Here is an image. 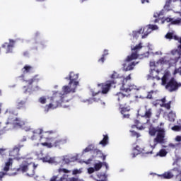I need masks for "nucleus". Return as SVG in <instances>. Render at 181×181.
<instances>
[{
  "mask_svg": "<svg viewBox=\"0 0 181 181\" xmlns=\"http://www.w3.org/2000/svg\"><path fill=\"white\" fill-rule=\"evenodd\" d=\"M33 135L31 136L32 141L37 139L42 141L41 145L46 148H57L67 144V139L57 138V133L53 131L43 132L42 129L33 132Z\"/></svg>",
  "mask_w": 181,
  "mask_h": 181,
  "instance_id": "obj_1",
  "label": "nucleus"
},
{
  "mask_svg": "<svg viewBox=\"0 0 181 181\" xmlns=\"http://www.w3.org/2000/svg\"><path fill=\"white\" fill-rule=\"evenodd\" d=\"M67 94L69 93H66L65 92H63V93L55 92L51 98V103L46 105L45 107V112H49V110H54V108L60 107L62 103H68L69 100L65 99L67 97Z\"/></svg>",
  "mask_w": 181,
  "mask_h": 181,
  "instance_id": "obj_2",
  "label": "nucleus"
},
{
  "mask_svg": "<svg viewBox=\"0 0 181 181\" xmlns=\"http://www.w3.org/2000/svg\"><path fill=\"white\" fill-rule=\"evenodd\" d=\"M131 98V94H124L121 92L117 93L115 95V99L118 101L120 108H122L121 114L123 115V118H129V114H126L129 110L127 107L129 98Z\"/></svg>",
  "mask_w": 181,
  "mask_h": 181,
  "instance_id": "obj_3",
  "label": "nucleus"
},
{
  "mask_svg": "<svg viewBox=\"0 0 181 181\" xmlns=\"http://www.w3.org/2000/svg\"><path fill=\"white\" fill-rule=\"evenodd\" d=\"M65 80H69L68 86H64L62 87V91L65 94H70V93H76V89L79 84L78 80V74H75L73 71L69 73V76L66 77Z\"/></svg>",
  "mask_w": 181,
  "mask_h": 181,
  "instance_id": "obj_4",
  "label": "nucleus"
},
{
  "mask_svg": "<svg viewBox=\"0 0 181 181\" xmlns=\"http://www.w3.org/2000/svg\"><path fill=\"white\" fill-rule=\"evenodd\" d=\"M36 168H37V165H35V163H29L28 161L24 160L20 165L18 171L25 173V176H28V177H33V176H35V170H36Z\"/></svg>",
  "mask_w": 181,
  "mask_h": 181,
  "instance_id": "obj_5",
  "label": "nucleus"
},
{
  "mask_svg": "<svg viewBox=\"0 0 181 181\" xmlns=\"http://www.w3.org/2000/svg\"><path fill=\"white\" fill-rule=\"evenodd\" d=\"M128 80H131V74L127 76L126 78L123 79V81L122 83V86L120 88L121 91H123V93H127V94H131V91L136 90L140 91L142 93V90H141V88H138V86L135 85H129V82H128Z\"/></svg>",
  "mask_w": 181,
  "mask_h": 181,
  "instance_id": "obj_6",
  "label": "nucleus"
},
{
  "mask_svg": "<svg viewBox=\"0 0 181 181\" xmlns=\"http://www.w3.org/2000/svg\"><path fill=\"white\" fill-rule=\"evenodd\" d=\"M180 87H181V83H177L175 78H172L165 85V89L168 90L170 93L177 91Z\"/></svg>",
  "mask_w": 181,
  "mask_h": 181,
  "instance_id": "obj_7",
  "label": "nucleus"
},
{
  "mask_svg": "<svg viewBox=\"0 0 181 181\" xmlns=\"http://www.w3.org/2000/svg\"><path fill=\"white\" fill-rule=\"evenodd\" d=\"M142 49V43H139L135 47H132V54L131 55L127 56L126 59V62H132V60H136L137 57H139V54H138V52Z\"/></svg>",
  "mask_w": 181,
  "mask_h": 181,
  "instance_id": "obj_8",
  "label": "nucleus"
},
{
  "mask_svg": "<svg viewBox=\"0 0 181 181\" xmlns=\"http://www.w3.org/2000/svg\"><path fill=\"white\" fill-rule=\"evenodd\" d=\"M23 148V145H16L13 149L10 151L9 152V156L11 158H13L11 159H16V160H21V159H23V157L21 156V153H19V151H21V148Z\"/></svg>",
  "mask_w": 181,
  "mask_h": 181,
  "instance_id": "obj_9",
  "label": "nucleus"
},
{
  "mask_svg": "<svg viewBox=\"0 0 181 181\" xmlns=\"http://www.w3.org/2000/svg\"><path fill=\"white\" fill-rule=\"evenodd\" d=\"M165 129L158 128V132L157 133L156 137L153 139L155 145H158V144H165Z\"/></svg>",
  "mask_w": 181,
  "mask_h": 181,
  "instance_id": "obj_10",
  "label": "nucleus"
},
{
  "mask_svg": "<svg viewBox=\"0 0 181 181\" xmlns=\"http://www.w3.org/2000/svg\"><path fill=\"white\" fill-rule=\"evenodd\" d=\"M159 28L156 25H148L143 28V33L144 35H142L141 39H145L148 37V35L152 32V30H158Z\"/></svg>",
  "mask_w": 181,
  "mask_h": 181,
  "instance_id": "obj_11",
  "label": "nucleus"
},
{
  "mask_svg": "<svg viewBox=\"0 0 181 181\" xmlns=\"http://www.w3.org/2000/svg\"><path fill=\"white\" fill-rule=\"evenodd\" d=\"M115 84V81H107L105 83H101L98 86H101L102 88V94H107L108 91H110L111 87Z\"/></svg>",
  "mask_w": 181,
  "mask_h": 181,
  "instance_id": "obj_12",
  "label": "nucleus"
},
{
  "mask_svg": "<svg viewBox=\"0 0 181 181\" xmlns=\"http://www.w3.org/2000/svg\"><path fill=\"white\" fill-rule=\"evenodd\" d=\"M141 118H145L147 122L151 121V118H152V108L147 109V107L145 106V112L144 113H140Z\"/></svg>",
  "mask_w": 181,
  "mask_h": 181,
  "instance_id": "obj_13",
  "label": "nucleus"
},
{
  "mask_svg": "<svg viewBox=\"0 0 181 181\" xmlns=\"http://www.w3.org/2000/svg\"><path fill=\"white\" fill-rule=\"evenodd\" d=\"M16 117H18V114H16L15 121L14 123H13L14 127H16V128H23L26 122L21 118Z\"/></svg>",
  "mask_w": 181,
  "mask_h": 181,
  "instance_id": "obj_14",
  "label": "nucleus"
},
{
  "mask_svg": "<svg viewBox=\"0 0 181 181\" xmlns=\"http://www.w3.org/2000/svg\"><path fill=\"white\" fill-rule=\"evenodd\" d=\"M136 64H138V62L135 63V62L129 64L127 66V64H124L123 68L124 71H129L131 70H134V67H135Z\"/></svg>",
  "mask_w": 181,
  "mask_h": 181,
  "instance_id": "obj_15",
  "label": "nucleus"
},
{
  "mask_svg": "<svg viewBox=\"0 0 181 181\" xmlns=\"http://www.w3.org/2000/svg\"><path fill=\"white\" fill-rule=\"evenodd\" d=\"M171 54L175 57V62H178L179 59L181 57V50L180 49H173L171 51Z\"/></svg>",
  "mask_w": 181,
  "mask_h": 181,
  "instance_id": "obj_16",
  "label": "nucleus"
},
{
  "mask_svg": "<svg viewBox=\"0 0 181 181\" xmlns=\"http://www.w3.org/2000/svg\"><path fill=\"white\" fill-rule=\"evenodd\" d=\"M153 93H155V91L153 90H151L150 92H148V94L146 96H143L142 95H136V98H141V99H144L146 98L147 100H152L153 97Z\"/></svg>",
  "mask_w": 181,
  "mask_h": 181,
  "instance_id": "obj_17",
  "label": "nucleus"
},
{
  "mask_svg": "<svg viewBox=\"0 0 181 181\" xmlns=\"http://www.w3.org/2000/svg\"><path fill=\"white\" fill-rule=\"evenodd\" d=\"M159 127H158L157 128H155L153 127H150L149 129H148V134L149 135H151V136H155L156 135V133L159 132Z\"/></svg>",
  "mask_w": 181,
  "mask_h": 181,
  "instance_id": "obj_18",
  "label": "nucleus"
},
{
  "mask_svg": "<svg viewBox=\"0 0 181 181\" xmlns=\"http://www.w3.org/2000/svg\"><path fill=\"white\" fill-rule=\"evenodd\" d=\"M108 134H103V139L99 142V145H102V146H106V145H108Z\"/></svg>",
  "mask_w": 181,
  "mask_h": 181,
  "instance_id": "obj_19",
  "label": "nucleus"
},
{
  "mask_svg": "<svg viewBox=\"0 0 181 181\" xmlns=\"http://www.w3.org/2000/svg\"><path fill=\"white\" fill-rule=\"evenodd\" d=\"M40 80V78H39V76L35 75L31 79H29L28 81H25L26 83H28V86H32L33 83L35 82L38 83Z\"/></svg>",
  "mask_w": 181,
  "mask_h": 181,
  "instance_id": "obj_20",
  "label": "nucleus"
},
{
  "mask_svg": "<svg viewBox=\"0 0 181 181\" xmlns=\"http://www.w3.org/2000/svg\"><path fill=\"white\" fill-rule=\"evenodd\" d=\"M25 105H26L25 100H18L16 102L17 110H22V109L25 108Z\"/></svg>",
  "mask_w": 181,
  "mask_h": 181,
  "instance_id": "obj_21",
  "label": "nucleus"
},
{
  "mask_svg": "<svg viewBox=\"0 0 181 181\" xmlns=\"http://www.w3.org/2000/svg\"><path fill=\"white\" fill-rule=\"evenodd\" d=\"M12 163H13V159L12 158H9L8 162L6 163L5 166L3 169V170L4 172H8L9 170V169L11 168V166H12Z\"/></svg>",
  "mask_w": 181,
  "mask_h": 181,
  "instance_id": "obj_22",
  "label": "nucleus"
},
{
  "mask_svg": "<svg viewBox=\"0 0 181 181\" xmlns=\"http://www.w3.org/2000/svg\"><path fill=\"white\" fill-rule=\"evenodd\" d=\"M15 122V115L13 113H11L10 115L8 117L6 125H8V124H13Z\"/></svg>",
  "mask_w": 181,
  "mask_h": 181,
  "instance_id": "obj_23",
  "label": "nucleus"
},
{
  "mask_svg": "<svg viewBox=\"0 0 181 181\" xmlns=\"http://www.w3.org/2000/svg\"><path fill=\"white\" fill-rule=\"evenodd\" d=\"M107 180V177H105V175L98 173L97 175V181H105Z\"/></svg>",
  "mask_w": 181,
  "mask_h": 181,
  "instance_id": "obj_24",
  "label": "nucleus"
},
{
  "mask_svg": "<svg viewBox=\"0 0 181 181\" xmlns=\"http://www.w3.org/2000/svg\"><path fill=\"white\" fill-rule=\"evenodd\" d=\"M32 70V66L29 65H25L22 69V71L24 74H26V73H29Z\"/></svg>",
  "mask_w": 181,
  "mask_h": 181,
  "instance_id": "obj_25",
  "label": "nucleus"
},
{
  "mask_svg": "<svg viewBox=\"0 0 181 181\" xmlns=\"http://www.w3.org/2000/svg\"><path fill=\"white\" fill-rule=\"evenodd\" d=\"M95 151L97 155H99V158H100V159L105 160L107 156L104 155V153H103V152L100 150L96 149Z\"/></svg>",
  "mask_w": 181,
  "mask_h": 181,
  "instance_id": "obj_26",
  "label": "nucleus"
},
{
  "mask_svg": "<svg viewBox=\"0 0 181 181\" xmlns=\"http://www.w3.org/2000/svg\"><path fill=\"white\" fill-rule=\"evenodd\" d=\"M172 4V0H166L165 4L164 6L165 11H170V4Z\"/></svg>",
  "mask_w": 181,
  "mask_h": 181,
  "instance_id": "obj_27",
  "label": "nucleus"
},
{
  "mask_svg": "<svg viewBox=\"0 0 181 181\" xmlns=\"http://www.w3.org/2000/svg\"><path fill=\"white\" fill-rule=\"evenodd\" d=\"M145 35V33L144 32V29L141 28L139 29L138 31H134L133 32V37H137L138 35H141V34Z\"/></svg>",
  "mask_w": 181,
  "mask_h": 181,
  "instance_id": "obj_28",
  "label": "nucleus"
},
{
  "mask_svg": "<svg viewBox=\"0 0 181 181\" xmlns=\"http://www.w3.org/2000/svg\"><path fill=\"white\" fill-rule=\"evenodd\" d=\"M168 152H166V150L161 149L158 153H157L156 156H160L163 158V156H166Z\"/></svg>",
  "mask_w": 181,
  "mask_h": 181,
  "instance_id": "obj_29",
  "label": "nucleus"
},
{
  "mask_svg": "<svg viewBox=\"0 0 181 181\" xmlns=\"http://www.w3.org/2000/svg\"><path fill=\"white\" fill-rule=\"evenodd\" d=\"M172 104V101H169L167 103H162L160 104V107H163V108H165L166 110H170V105Z\"/></svg>",
  "mask_w": 181,
  "mask_h": 181,
  "instance_id": "obj_30",
  "label": "nucleus"
},
{
  "mask_svg": "<svg viewBox=\"0 0 181 181\" xmlns=\"http://www.w3.org/2000/svg\"><path fill=\"white\" fill-rule=\"evenodd\" d=\"M161 81H162V86H165V87H166V84H168V75L165 74L162 78H161Z\"/></svg>",
  "mask_w": 181,
  "mask_h": 181,
  "instance_id": "obj_31",
  "label": "nucleus"
},
{
  "mask_svg": "<svg viewBox=\"0 0 181 181\" xmlns=\"http://www.w3.org/2000/svg\"><path fill=\"white\" fill-rule=\"evenodd\" d=\"M94 145L90 144L83 150V153H86V152H90V151H93Z\"/></svg>",
  "mask_w": 181,
  "mask_h": 181,
  "instance_id": "obj_32",
  "label": "nucleus"
},
{
  "mask_svg": "<svg viewBox=\"0 0 181 181\" xmlns=\"http://www.w3.org/2000/svg\"><path fill=\"white\" fill-rule=\"evenodd\" d=\"M102 168H103V163L101 162L95 163L94 165V169L95 170H96V172L100 170V169H101Z\"/></svg>",
  "mask_w": 181,
  "mask_h": 181,
  "instance_id": "obj_33",
  "label": "nucleus"
},
{
  "mask_svg": "<svg viewBox=\"0 0 181 181\" xmlns=\"http://www.w3.org/2000/svg\"><path fill=\"white\" fill-rule=\"evenodd\" d=\"M163 179H172V177H173V175L170 173H165L163 175Z\"/></svg>",
  "mask_w": 181,
  "mask_h": 181,
  "instance_id": "obj_34",
  "label": "nucleus"
},
{
  "mask_svg": "<svg viewBox=\"0 0 181 181\" xmlns=\"http://www.w3.org/2000/svg\"><path fill=\"white\" fill-rule=\"evenodd\" d=\"M134 151H137V154L138 153H142V152H144L145 150L141 147H139V146H136V147L134 148Z\"/></svg>",
  "mask_w": 181,
  "mask_h": 181,
  "instance_id": "obj_35",
  "label": "nucleus"
},
{
  "mask_svg": "<svg viewBox=\"0 0 181 181\" xmlns=\"http://www.w3.org/2000/svg\"><path fill=\"white\" fill-rule=\"evenodd\" d=\"M131 134H132V136H134L136 138H139V136H141V134H139V133L132 130L130 131Z\"/></svg>",
  "mask_w": 181,
  "mask_h": 181,
  "instance_id": "obj_36",
  "label": "nucleus"
},
{
  "mask_svg": "<svg viewBox=\"0 0 181 181\" xmlns=\"http://www.w3.org/2000/svg\"><path fill=\"white\" fill-rule=\"evenodd\" d=\"M58 172L59 173H62V172H63L64 173H70L71 172V170H69L66 168H59V169H58Z\"/></svg>",
  "mask_w": 181,
  "mask_h": 181,
  "instance_id": "obj_37",
  "label": "nucleus"
},
{
  "mask_svg": "<svg viewBox=\"0 0 181 181\" xmlns=\"http://www.w3.org/2000/svg\"><path fill=\"white\" fill-rule=\"evenodd\" d=\"M181 22V19L180 18H177L174 20L173 18V21H171V25H179V23H180Z\"/></svg>",
  "mask_w": 181,
  "mask_h": 181,
  "instance_id": "obj_38",
  "label": "nucleus"
},
{
  "mask_svg": "<svg viewBox=\"0 0 181 181\" xmlns=\"http://www.w3.org/2000/svg\"><path fill=\"white\" fill-rule=\"evenodd\" d=\"M38 101L40 103V104H46L47 99L45 98V96H42L39 98Z\"/></svg>",
  "mask_w": 181,
  "mask_h": 181,
  "instance_id": "obj_39",
  "label": "nucleus"
},
{
  "mask_svg": "<svg viewBox=\"0 0 181 181\" xmlns=\"http://www.w3.org/2000/svg\"><path fill=\"white\" fill-rule=\"evenodd\" d=\"M80 173H81V170H78V169H74L72 171V175H80Z\"/></svg>",
  "mask_w": 181,
  "mask_h": 181,
  "instance_id": "obj_40",
  "label": "nucleus"
},
{
  "mask_svg": "<svg viewBox=\"0 0 181 181\" xmlns=\"http://www.w3.org/2000/svg\"><path fill=\"white\" fill-rule=\"evenodd\" d=\"M166 39H173V33H168L165 35Z\"/></svg>",
  "mask_w": 181,
  "mask_h": 181,
  "instance_id": "obj_41",
  "label": "nucleus"
},
{
  "mask_svg": "<svg viewBox=\"0 0 181 181\" xmlns=\"http://www.w3.org/2000/svg\"><path fill=\"white\" fill-rule=\"evenodd\" d=\"M98 63H100V64H103L104 62H105V57L104 55H102L101 58L98 59Z\"/></svg>",
  "mask_w": 181,
  "mask_h": 181,
  "instance_id": "obj_42",
  "label": "nucleus"
},
{
  "mask_svg": "<svg viewBox=\"0 0 181 181\" xmlns=\"http://www.w3.org/2000/svg\"><path fill=\"white\" fill-rule=\"evenodd\" d=\"M94 172H95V169L93 167H90L88 169V173H89V175L94 173Z\"/></svg>",
  "mask_w": 181,
  "mask_h": 181,
  "instance_id": "obj_43",
  "label": "nucleus"
},
{
  "mask_svg": "<svg viewBox=\"0 0 181 181\" xmlns=\"http://www.w3.org/2000/svg\"><path fill=\"white\" fill-rule=\"evenodd\" d=\"M110 78L113 79L118 78V74L114 71L113 74L111 75Z\"/></svg>",
  "mask_w": 181,
  "mask_h": 181,
  "instance_id": "obj_44",
  "label": "nucleus"
},
{
  "mask_svg": "<svg viewBox=\"0 0 181 181\" xmlns=\"http://www.w3.org/2000/svg\"><path fill=\"white\" fill-rule=\"evenodd\" d=\"M69 181H83V180H80L78 177H71L69 178Z\"/></svg>",
  "mask_w": 181,
  "mask_h": 181,
  "instance_id": "obj_45",
  "label": "nucleus"
},
{
  "mask_svg": "<svg viewBox=\"0 0 181 181\" xmlns=\"http://www.w3.org/2000/svg\"><path fill=\"white\" fill-rule=\"evenodd\" d=\"M57 179H59V176L54 175L50 178L49 181H57Z\"/></svg>",
  "mask_w": 181,
  "mask_h": 181,
  "instance_id": "obj_46",
  "label": "nucleus"
},
{
  "mask_svg": "<svg viewBox=\"0 0 181 181\" xmlns=\"http://www.w3.org/2000/svg\"><path fill=\"white\" fill-rule=\"evenodd\" d=\"M42 160L44 162H50V157H49V156L43 157Z\"/></svg>",
  "mask_w": 181,
  "mask_h": 181,
  "instance_id": "obj_47",
  "label": "nucleus"
},
{
  "mask_svg": "<svg viewBox=\"0 0 181 181\" xmlns=\"http://www.w3.org/2000/svg\"><path fill=\"white\" fill-rule=\"evenodd\" d=\"M6 175V173L0 172V181H2V179L4 178V176Z\"/></svg>",
  "mask_w": 181,
  "mask_h": 181,
  "instance_id": "obj_48",
  "label": "nucleus"
},
{
  "mask_svg": "<svg viewBox=\"0 0 181 181\" xmlns=\"http://www.w3.org/2000/svg\"><path fill=\"white\" fill-rule=\"evenodd\" d=\"M91 162H93L92 158H89L86 161H83V163H86V165H90V163H91Z\"/></svg>",
  "mask_w": 181,
  "mask_h": 181,
  "instance_id": "obj_49",
  "label": "nucleus"
},
{
  "mask_svg": "<svg viewBox=\"0 0 181 181\" xmlns=\"http://www.w3.org/2000/svg\"><path fill=\"white\" fill-rule=\"evenodd\" d=\"M180 126H174L173 127V129L174 130V131H180Z\"/></svg>",
  "mask_w": 181,
  "mask_h": 181,
  "instance_id": "obj_50",
  "label": "nucleus"
},
{
  "mask_svg": "<svg viewBox=\"0 0 181 181\" xmlns=\"http://www.w3.org/2000/svg\"><path fill=\"white\" fill-rule=\"evenodd\" d=\"M164 21H165V22H167L168 23H169V22H171V23H172L173 18H172L167 17V18H165Z\"/></svg>",
  "mask_w": 181,
  "mask_h": 181,
  "instance_id": "obj_51",
  "label": "nucleus"
},
{
  "mask_svg": "<svg viewBox=\"0 0 181 181\" xmlns=\"http://www.w3.org/2000/svg\"><path fill=\"white\" fill-rule=\"evenodd\" d=\"M23 93H26L28 91H29V88H28V86H23Z\"/></svg>",
  "mask_w": 181,
  "mask_h": 181,
  "instance_id": "obj_52",
  "label": "nucleus"
},
{
  "mask_svg": "<svg viewBox=\"0 0 181 181\" xmlns=\"http://www.w3.org/2000/svg\"><path fill=\"white\" fill-rule=\"evenodd\" d=\"M102 56H105H105H108V49H105Z\"/></svg>",
  "mask_w": 181,
  "mask_h": 181,
  "instance_id": "obj_53",
  "label": "nucleus"
},
{
  "mask_svg": "<svg viewBox=\"0 0 181 181\" xmlns=\"http://www.w3.org/2000/svg\"><path fill=\"white\" fill-rule=\"evenodd\" d=\"M177 142H180L181 141V136H177L175 138Z\"/></svg>",
  "mask_w": 181,
  "mask_h": 181,
  "instance_id": "obj_54",
  "label": "nucleus"
},
{
  "mask_svg": "<svg viewBox=\"0 0 181 181\" xmlns=\"http://www.w3.org/2000/svg\"><path fill=\"white\" fill-rule=\"evenodd\" d=\"M160 101H161L162 104H165L166 98H163L161 100H160Z\"/></svg>",
  "mask_w": 181,
  "mask_h": 181,
  "instance_id": "obj_55",
  "label": "nucleus"
},
{
  "mask_svg": "<svg viewBox=\"0 0 181 181\" xmlns=\"http://www.w3.org/2000/svg\"><path fill=\"white\" fill-rule=\"evenodd\" d=\"M26 141H27V138H26V136H23V139H21V142H26Z\"/></svg>",
  "mask_w": 181,
  "mask_h": 181,
  "instance_id": "obj_56",
  "label": "nucleus"
},
{
  "mask_svg": "<svg viewBox=\"0 0 181 181\" xmlns=\"http://www.w3.org/2000/svg\"><path fill=\"white\" fill-rule=\"evenodd\" d=\"M92 100H93V101H95V102L100 101V98H93Z\"/></svg>",
  "mask_w": 181,
  "mask_h": 181,
  "instance_id": "obj_57",
  "label": "nucleus"
},
{
  "mask_svg": "<svg viewBox=\"0 0 181 181\" xmlns=\"http://www.w3.org/2000/svg\"><path fill=\"white\" fill-rule=\"evenodd\" d=\"M146 2L147 4H149V0H141V3H142V4H146Z\"/></svg>",
  "mask_w": 181,
  "mask_h": 181,
  "instance_id": "obj_58",
  "label": "nucleus"
},
{
  "mask_svg": "<svg viewBox=\"0 0 181 181\" xmlns=\"http://www.w3.org/2000/svg\"><path fill=\"white\" fill-rule=\"evenodd\" d=\"M99 93H100V92H98V93H94V92H93V93H92L93 97H95V95H97Z\"/></svg>",
  "mask_w": 181,
  "mask_h": 181,
  "instance_id": "obj_59",
  "label": "nucleus"
},
{
  "mask_svg": "<svg viewBox=\"0 0 181 181\" xmlns=\"http://www.w3.org/2000/svg\"><path fill=\"white\" fill-rule=\"evenodd\" d=\"M179 73V69H175L174 71V74H177Z\"/></svg>",
  "mask_w": 181,
  "mask_h": 181,
  "instance_id": "obj_60",
  "label": "nucleus"
},
{
  "mask_svg": "<svg viewBox=\"0 0 181 181\" xmlns=\"http://www.w3.org/2000/svg\"><path fill=\"white\" fill-rule=\"evenodd\" d=\"M36 2H45L46 0H35Z\"/></svg>",
  "mask_w": 181,
  "mask_h": 181,
  "instance_id": "obj_61",
  "label": "nucleus"
},
{
  "mask_svg": "<svg viewBox=\"0 0 181 181\" xmlns=\"http://www.w3.org/2000/svg\"><path fill=\"white\" fill-rule=\"evenodd\" d=\"M134 123L137 124H139V120L138 119L134 120Z\"/></svg>",
  "mask_w": 181,
  "mask_h": 181,
  "instance_id": "obj_62",
  "label": "nucleus"
},
{
  "mask_svg": "<svg viewBox=\"0 0 181 181\" xmlns=\"http://www.w3.org/2000/svg\"><path fill=\"white\" fill-rule=\"evenodd\" d=\"M29 54V53L28 52H25L24 53H23V55L24 56H28Z\"/></svg>",
  "mask_w": 181,
  "mask_h": 181,
  "instance_id": "obj_63",
  "label": "nucleus"
},
{
  "mask_svg": "<svg viewBox=\"0 0 181 181\" xmlns=\"http://www.w3.org/2000/svg\"><path fill=\"white\" fill-rule=\"evenodd\" d=\"M64 180V177H62L60 179H59V181H63Z\"/></svg>",
  "mask_w": 181,
  "mask_h": 181,
  "instance_id": "obj_64",
  "label": "nucleus"
}]
</instances>
